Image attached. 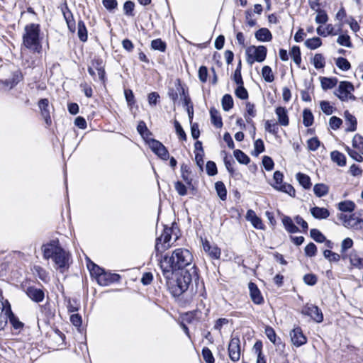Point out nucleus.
<instances>
[{
	"mask_svg": "<svg viewBox=\"0 0 363 363\" xmlns=\"http://www.w3.org/2000/svg\"><path fill=\"white\" fill-rule=\"evenodd\" d=\"M162 275L166 281V285L174 297H178L184 293L192 281L194 276L196 275V267L192 265L189 270L174 271L161 269Z\"/></svg>",
	"mask_w": 363,
	"mask_h": 363,
	"instance_id": "nucleus-1",
	"label": "nucleus"
},
{
	"mask_svg": "<svg viewBox=\"0 0 363 363\" xmlns=\"http://www.w3.org/2000/svg\"><path fill=\"white\" fill-rule=\"evenodd\" d=\"M159 261L160 269L181 272L188 270V267H192L193 255L187 249L177 248L171 255L166 254Z\"/></svg>",
	"mask_w": 363,
	"mask_h": 363,
	"instance_id": "nucleus-2",
	"label": "nucleus"
},
{
	"mask_svg": "<svg viewBox=\"0 0 363 363\" xmlns=\"http://www.w3.org/2000/svg\"><path fill=\"white\" fill-rule=\"evenodd\" d=\"M41 249L44 259H52L62 272L68 268L69 254L62 247L58 239H53L43 244Z\"/></svg>",
	"mask_w": 363,
	"mask_h": 363,
	"instance_id": "nucleus-3",
	"label": "nucleus"
},
{
	"mask_svg": "<svg viewBox=\"0 0 363 363\" xmlns=\"http://www.w3.org/2000/svg\"><path fill=\"white\" fill-rule=\"evenodd\" d=\"M40 25L30 23L25 26L23 35V45L33 52L40 53L42 45L40 40Z\"/></svg>",
	"mask_w": 363,
	"mask_h": 363,
	"instance_id": "nucleus-4",
	"label": "nucleus"
},
{
	"mask_svg": "<svg viewBox=\"0 0 363 363\" xmlns=\"http://www.w3.org/2000/svg\"><path fill=\"white\" fill-rule=\"evenodd\" d=\"M175 230H178L177 225L175 223H172L171 228L164 226L162 233L160 237L156 239L155 250L157 254L158 252H162L170 247L169 241L172 238V235H175V240L178 239V235L174 233Z\"/></svg>",
	"mask_w": 363,
	"mask_h": 363,
	"instance_id": "nucleus-5",
	"label": "nucleus"
},
{
	"mask_svg": "<svg viewBox=\"0 0 363 363\" xmlns=\"http://www.w3.org/2000/svg\"><path fill=\"white\" fill-rule=\"evenodd\" d=\"M267 49L264 45H250L245 50L246 61L248 65H252L255 62H262L265 60Z\"/></svg>",
	"mask_w": 363,
	"mask_h": 363,
	"instance_id": "nucleus-6",
	"label": "nucleus"
},
{
	"mask_svg": "<svg viewBox=\"0 0 363 363\" xmlns=\"http://www.w3.org/2000/svg\"><path fill=\"white\" fill-rule=\"evenodd\" d=\"M354 90V85L351 82L342 81L340 82L337 89L334 91V94L342 101H355L356 97L352 93Z\"/></svg>",
	"mask_w": 363,
	"mask_h": 363,
	"instance_id": "nucleus-7",
	"label": "nucleus"
},
{
	"mask_svg": "<svg viewBox=\"0 0 363 363\" xmlns=\"http://www.w3.org/2000/svg\"><path fill=\"white\" fill-rule=\"evenodd\" d=\"M274 183L272 184V186L276 190L286 193L291 197H295L296 191L292 185L286 183H283L284 175L280 171H276L274 173Z\"/></svg>",
	"mask_w": 363,
	"mask_h": 363,
	"instance_id": "nucleus-8",
	"label": "nucleus"
},
{
	"mask_svg": "<svg viewBox=\"0 0 363 363\" xmlns=\"http://www.w3.org/2000/svg\"><path fill=\"white\" fill-rule=\"evenodd\" d=\"M301 313L304 315L311 317L316 323H321L323 320V314L322 311L313 304L307 303L302 308Z\"/></svg>",
	"mask_w": 363,
	"mask_h": 363,
	"instance_id": "nucleus-9",
	"label": "nucleus"
},
{
	"mask_svg": "<svg viewBox=\"0 0 363 363\" xmlns=\"http://www.w3.org/2000/svg\"><path fill=\"white\" fill-rule=\"evenodd\" d=\"M8 308L5 309V318L4 321L0 322V330L3 329L7 323V318H9L10 323L12 325L13 328L18 330L23 328V323L21 322L18 318L13 313L11 306L6 301Z\"/></svg>",
	"mask_w": 363,
	"mask_h": 363,
	"instance_id": "nucleus-10",
	"label": "nucleus"
},
{
	"mask_svg": "<svg viewBox=\"0 0 363 363\" xmlns=\"http://www.w3.org/2000/svg\"><path fill=\"white\" fill-rule=\"evenodd\" d=\"M148 144L152 151L162 160H167L169 157L167 149L161 142L155 139H150Z\"/></svg>",
	"mask_w": 363,
	"mask_h": 363,
	"instance_id": "nucleus-11",
	"label": "nucleus"
},
{
	"mask_svg": "<svg viewBox=\"0 0 363 363\" xmlns=\"http://www.w3.org/2000/svg\"><path fill=\"white\" fill-rule=\"evenodd\" d=\"M228 355L233 362H237L240 358V340L238 337L232 336L228 345Z\"/></svg>",
	"mask_w": 363,
	"mask_h": 363,
	"instance_id": "nucleus-12",
	"label": "nucleus"
},
{
	"mask_svg": "<svg viewBox=\"0 0 363 363\" xmlns=\"http://www.w3.org/2000/svg\"><path fill=\"white\" fill-rule=\"evenodd\" d=\"M339 218L342 221L344 226L347 228H358L359 224L363 222V220L357 217L355 214L347 216L340 213Z\"/></svg>",
	"mask_w": 363,
	"mask_h": 363,
	"instance_id": "nucleus-13",
	"label": "nucleus"
},
{
	"mask_svg": "<svg viewBox=\"0 0 363 363\" xmlns=\"http://www.w3.org/2000/svg\"><path fill=\"white\" fill-rule=\"evenodd\" d=\"M121 277L118 274L107 272L105 270L99 276L98 284L101 286H108L113 283L119 281Z\"/></svg>",
	"mask_w": 363,
	"mask_h": 363,
	"instance_id": "nucleus-14",
	"label": "nucleus"
},
{
	"mask_svg": "<svg viewBox=\"0 0 363 363\" xmlns=\"http://www.w3.org/2000/svg\"><path fill=\"white\" fill-rule=\"evenodd\" d=\"M38 106L40 110L42 117L44 118L47 127L52 124V119L49 110V101L48 99H42L38 101Z\"/></svg>",
	"mask_w": 363,
	"mask_h": 363,
	"instance_id": "nucleus-15",
	"label": "nucleus"
},
{
	"mask_svg": "<svg viewBox=\"0 0 363 363\" xmlns=\"http://www.w3.org/2000/svg\"><path fill=\"white\" fill-rule=\"evenodd\" d=\"M89 67L97 71L99 80L104 84L106 82V72L102 59L99 57L92 59Z\"/></svg>",
	"mask_w": 363,
	"mask_h": 363,
	"instance_id": "nucleus-16",
	"label": "nucleus"
},
{
	"mask_svg": "<svg viewBox=\"0 0 363 363\" xmlns=\"http://www.w3.org/2000/svg\"><path fill=\"white\" fill-rule=\"evenodd\" d=\"M25 292L26 295L33 301L36 303L42 302L45 298V292L41 289L35 286H28Z\"/></svg>",
	"mask_w": 363,
	"mask_h": 363,
	"instance_id": "nucleus-17",
	"label": "nucleus"
},
{
	"mask_svg": "<svg viewBox=\"0 0 363 363\" xmlns=\"http://www.w3.org/2000/svg\"><path fill=\"white\" fill-rule=\"evenodd\" d=\"M290 336L293 345L296 347H300L306 342V337L299 327L295 328L290 333Z\"/></svg>",
	"mask_w": 363,
	"mask_h": 363,
	"instance_id": "nucleus-18",
	"label": "nucleus"
},
{
	"mask_svg": "<svg viewBox=\"0 0 363 363\" xmlns=\"http://www.w3.org/2000/svg\"><path fill=\"white\" fill-rule=\"evenodd\" d=\"M248 288L250 290V295L253 303L258 305L262 304L264 302V299L257 286L253 282H250Z\"/></svg>",
	"mask_w": 363,
	"mask_h": 363,
	"instance_id": "nucleus-19",
	"label": "nucleus"
},
{
	"mask_svg": "<svg viewBox=\"0 0 363 363\" xmlns=\"http://www.w3.org/2000/svg\"><path fill=\"white\" fill-rule=\"evenodd\" d=\"M22 78L23 76L21 72L17 70L12 73L10 78L5 80H0V82L4 86L9 89H12L22 79Z\"/></svg>",
	"mask_w": 363,
	"mask_h": 363,
	"instance_id": "nucleus-20",
	"label": "nucleus"
},
{
	"mask_svg": "<svg viewBox=\"0 0 363 363\" xmlns=\"http://www.w3.org/2000/svg\"><path fill=\"white\" fill-rule=\"evenodd\" d=\"M277 116L278 123L282 126H287L289 123V119L287 113V110L284 107H277L275 110Z\"/></svg>",
	"mask_w": 363,
	"mask_h": 363,
	"instance_id": "nucleus-21",
	"label": "nucleus"
},
{
	"mask_svg": "<svg viewBox=\"0 0 363 363\" xmlns=\"http://www.w3.org/2000/svg\"><path fill=\"white\" fill-rule=\"evenodd\" d=\"M203 247L206 252L213 259H218L220 256V250L216 245H211L207 240L203 242Z\"/></svg>",
	"mask_w": 363,
	"mask_h": 363,
	"instance_id": "nucleus-22",
	"label": "nucleus"
},
{
	"mask_svg": "<svg viewBox=\"0 0 363 363\" xmlns=\"http://www.w3.org/2000/svg\"><path fill=\"white\" fill-rule=\"evenodd\" d=\"M255 36L256 39L260 42H269L272 39L271 32L266 28H262L257 30L255 33Z\"/></svg>",
	"mask_w": 363,
	"mask_h": 363,
	"instance_id": "nucleus-23",
	"label": "nucleus"
},
{
	"mask_svg": "<svg viewBox=\"0 0 363 363\" xmlns=\"http://www.w3.org/2000/svg\"><path fill=\"white\" fill-rule=\"evenodd\" d=\"M311 215L316 219H325L330 216L327 208L320 207H313L310 209Z\"/></svg>",
	"mask_w": 363,
	"mask_h": 363,
	"instance_id": "nucleus-24",
	"label": "nucleus"
},
{
	"mask_svg": "<svg viewBox=\"0 0 363 363\" xmlns=\"http://www.w3.org/2000/svg\"><path fill=\"white\" fill-rule=\"evenodd\" d=\"M320 81L323 90L334 88L338 82V79L336 77H320Z\"/></svg>",
	"mask_w": 363,
	"mask_h": 363,
	"instance_id": "nucleus-25",
	"label": "nucleus"
},
{
	"mask_svg": "<svg viewBox=\"0 0 363 363\" xmlns=\"http://www.w3.org/2000/svg\"><path fill=\"white\" fill-rule=\"evenodd\" d=\"M191 173V168L189 165L186 164L181 165V177L189 186H192L193 179L190 177Z\"/></svg>",
	"mask_w": 363,
	"mask_h": 363,
	"instance_id": "nucleus-26",
	"label": "nucleus"
},
{
	"mask_svg": "<svg viewBox=\"0 0 363 363\" xmlns=\"http://www.w3.org/2000/svg\"><path fill=\"white\" fill-rule=\"evenodd\" d=\"M282 223L288 233H295L299 231L298 228L294 223L289 216H284L282 218Z\"/></svg>",
	"mask_w": 363,
	"mask_h": 363,
	"instance_id": "nucleus-27",
	"label": "nucleus"
},
{
	"mask_svg": "<svg viewBox=\"0 0 363 363\" xmlns=\"http://www.w3.org/2000/svg\"><path fill=\"white\" fill-rule=\"evenodd\" d=\"M345 118L346 123L349 124V126L347 128V131L353 132L357 130V119L356 118L351 114L348 111H345Z\"/></svg>",
	"mask_w": 363,
	"mask_h": 363,
	"instance_id": "nucleus-28",
	"label": "nucleus"
},
{
	"mask_svg": "<svg viewBox=\"0 0 363 363\" xmlns=\"http://www.w3.org/2000/svg\"><path fill=\"white\" fill-rule=\"evenodd\" d=\"M349 260L352 266L359 269L363 268V259L359 257L356 251L350 252Z\"/></svg>",
	"mask_w": 363,
	"mask_h": 363,
	"instance_id": "nucleus-29",
	"label": "nucleus"
},
{
	"mask_svg": "<svg viewBox=\"0 0 363 363\" xmlns=\"http://www.w3.org/2000/svg\"><path fill=\"white\" fill-rule=\"evenodd\" d=\"M211 123L216 128H220L223 126V121L220 113L214 108L210 109Z\"/></svg>",
	"mask_w": 363,
	"mask_h": 363,
	"instance_id": "nucleus-30",
	"label": "nucleus"
},
{
	"mask_svg": "<svg viewBox=\"0 0 363 363\" xmlns=\"http://www.w3.org/2000/svg\"><path fill=\"white\" fill-rule=\"evenodd\" d=\"M250 215H252V217L250 218L252 225L257 229H263L264 225L261 218L257 216L252 210H248L247 212V218H250Z\"/></svg>",
	"mask_w": 363,
	"mask_h": 363,
	"instance_id": "nucleus-31",
	"label": "nucleus"
},
{
	"mask_svg": "<svg viewBox=\"0 0 363 363\" xmlns=\"http://www.w3.org/2000/svg\"><path fill=\"white\" fill-rule=\"evenodd\" d=\"M296 179L304 189H309L312 185L311 178L306 174L298 172L296 174Z\"/></svg>",
	"mask_w": 363,
	"mask_h": 363,
	"instance_id": "nucleus-32",
	"label": "nucleus"
},
{
	"mask_svg": "<svg viewBox=\"0 0 363 363\" xmlns=\"http://www.w3.org/2000/svg\"><path fill=\"white\" fill-rule=\"evenodd\" d=\"M77 34L79 40L82 42H86L88 38L87 30L84 22L82 20H79L77 23Z\"/></svg>",
	"mask_w": 363,
	"mask_h": 363,
	"instance_id": "nucleus-33",
	"label": "nucleus"
},
{
	"mask_svg": "<svg viewBox=\"0 0 363 363\" xmlns=\"http://www.w3.org/2000/svg\"><path fill=\"white\" fill-rule=\"evenodd\" d=\"M246 111L247 113L245 115V120L247 123L253 125L252 118L256 116V111L255 109V105L250 102L246 104Z\"/></svg>",
	"mask_w": 363,
	"mask_h": 363,
	"instance_id": "nucleus-34",
	"label": "nucleus"
},
{
	"mask_svg": "<svg viewBox=\"0 0 363 363\" xmlns=\"http://www.w3.org/2000/svg\"><path fill=\"white\" fill-rule=\"evenodd\" d=\"M331 159L332 160L337 163V165L340 167H343L346 164V157L345 155L341 153L339 151L335 150L331 152Z\"/></svg>",
	"mask_w": 363,
	"mask_h": 363,
	"instance_id": "nucleus-35",
	"label": "nucleus"
},
{
	"mask_svg": "<svg viewBox=\"0 0 363 363\" xmlns=\"http://www.w3.org/2000/svg\"><path fill=\"white\" fill-rule=\"evenodd\" d=\"M264 333L267 335V337H268V339L273 344L279 345L280 343L281 339L279 337L277 338L276 333H275L274 330L272 327L267 326L265 328Z\"/></svg>",
	"mask_w": 363,
	"mask_h": 363,
	"instance_id": "nucleus-36",
	"label": "nucleus"
},
{
	"mask_svg": "<svg viewBox=\"0 0 363 363\" xmlns=\"http://www.w3.org/2000/svg\"><path fill=\"white\" fill-rule=\"evenodd\" d=\"M215 188L219 198L222 201H225L227 198V190L223 182H217L215 184Z\"/></svg>",
	"mask_w": 363,
	"mask_h": 363,
	"instance_id": "nucleus-37",
	"label": "nucleus"
},
{
	"mask_svg": "<svg viewBox=\"0 0 363 363\" xmlns=\"http://www.w3.org/2000/svg\"><path fill=\"white\" fill-rule=\"evenodd\" d=\"M233 155L240 164H247L250 161V157L240 150H235Z\"/></svg>",
	"mask_w": 363,
	"mask_h": 363,
	"instance_id": "nucleus-38",
	"label": "nucleus"
},
{
	"mask_svg": "<svg viewBox=\"0 0 363 363\" xmlns=\"http://www.w3.org/2000/svg\"><path fill=\"white\" fill-rule=\"evenodd\" d=\"M221 104L223 109L225 111H228L229 110H230L233 107L234 104L233 99L231 95L228 94H225L222 98Z\"/></svg>",
	"mask_w": 363,
	"mask_h": 363,
	"instance_id": "nucleus-39",
	"label": "nucleus"
},
{
	"mask_svg": "<svg viewBox=\"0 0 363 363\" xmlns=\"http://www.w3.org/2000/svg\"><path fill=\"white\" fill-rule=\"evenodd\" d=\"M313 115L311 110L304 109L303 111V123L306 127H310L313 123Z\"/></svg>",
	"mask_w": 363,
	"mask_h": 363,
	"instance_id": "nucleus-40",
	"label": "nucleus"
},
{
	"mask_svg": "<svg viewBox=\"0 0 363 363\" xmlns=\"http://www.w3.org/2000/svg\"><path fill=\"white\" fill-rule=\"evenodd\" d=\"M87 267L90 271L91 274L95 277L96 281H98L99 276L102 274L104 269L91 262H90V264H87Z\"/></svg>",
	"mask_w": 363,
	"mask_h": 363,
	"instance_id": "nucleus-41",
	"label": "nucleus"
},
{
	"mask_svg": "<svg viewBox=\"0 0 363 363\" xmlns=\"http://www.w3.org/2000/svg\"><path fill=\"white\" fill-rule=\"evenodd\" d=\"M305 45L308 48L315 50L322 45V41L320 38L314 37L306 40L305 41Z\"/></svg>",
	"mask_w": 363,
	"mask_h": 363,
	"instance_id": "nucleus-42",
	"label": "nucleus"
},
{
	"mask_svg": "<svg viewBox=\"0 0 363 363\" xmlns=\"http://www.w3.org/2000/svg\"><path fill=\"white\" fill-rule=\"evenodd\" d=\"M313 191L318 197H321L328 193V187L324 184H316L313 187Z\"/></svg>",
	"mask_w": 363,
	"mask_h": 363,
	"instance_id": "nucleus-43",
	"label": "nucleus"
},
{
	"mask_svg": "<svg viewBox=\"0 0 363 363\" xmlns=\"http://www.w3.org/2000/svg\"><path fill=\"white\" fill-rule=\"evenodd\" d=\"M355 204L351 201H344L338 204V208L342 212H352L354 211Z\"/></svg>",
	"mask_w": 363,
	"mask_h": 363,
	"instance_id": "nucleus-44",
	"label": "nucleus"
},
{
	"mask_svg": "<svg viewBox=\"0 0 363 363\" xmlns=\"http://www.w3.org/2000/svg\"><path fill=\"white\" fill-rule=\"evenodd\" d=\"M323 256L330 262H338L340 260V254L334 252L330 250L323 251Z\"/></svg>",
	"mask_w": 363,
	"mask_h": 363,
	"instance_id": "nucleus-45",
	"label": "nucleus"
},
{
	"mask_svg": "<svg viewBox=\"0 0 363 363\" xmlns=\"http://www.w3.org/2000/svg\"><path fill=\"white\" fill-rule=\"evenodd\" d=\"M289 54L294 62L298 66H299L301 62V51L299 47L296 45L293 46Z\"/></svg>",
	"mask_w": 363,
	"mask_h": 363,
	"instance_id": "nucleus-46",
	"label": "nucleus"
},
{
	"mask_svg": "<svg viewBox=\"0 0 363 363\" xmlns=\"http://www.w3.org/2000/svg\"><path fill=\"white\" fill-rule=\"evenodd\" d=\"M262 74L267 82H272L274 80L272 68L269 66L265 65L262 67Z\"/></svg>",
	"mask_w": 363,
	"mask_h": 363,
	"instance_id": "nucleus-47",
	"label": "nucleus"
},
{
	"mask_svg": "<svg viewBox=\"0 0 363 363\" xmlns=\"http://www.w3.org/2000/svg\"><path fill=\"white\" fill-rule=\"evenodd\" d=\"M65 301H67V308L69 312L72 313L79 310V303L77 299L66 298Z\"/></svg>",
	"mask_w": 363,
	"mask_h": 363,
	"instance_id": "nucleus-48",
	"label": "nucleus"
},
{
	"mask_svg": "<svg viewBox=\"0 0 363 363\" xmlns=\"http://www.w3.org/2000/svg\"><path fill=\"white\" fill-rule=\"evenodd\" d=\"M352 146L363 155V137L359 134H356L352 139Z\"/></svg>",
	"mask_w": 363,
	"mask_h": 363,
	"instance_id": "nucleus-49",
	"label": "nucleus"
},
{
	"mask_svg": "<svg viewBox=\"0 0 363 363\" xmlns=\"http://www.w3.org/2000/svg\"><path fill=\"white\" fill-rule=\"evenodd\" d=\"M310 235L317 242L322 243L325 241V236L318 229H311Z\"/></svg>",
	"mask_w": 363,
	"mask_h": 363,
	"instance_id": "nucleus-50",
	"label": "nucleus"
},
{
	"mask_svg": "<svg viewBox=\"0 0 363 363\" xmlns=\"http://www.w3.org/2000/svg\"><path fill=\"white\" fill-rule=\"evenodd\" d=\"M151 48L155 50L164 52L166 50L167 45L165 42L162 41L160 38H158L152 40Z\"/></svg>",
	"mask_w": 363,
	"mask_h": 363,
	"instance_id": "nucleus-51",
	"label": "nucleus"
},
{
	"mask_svg": "<svg viewBox=\"0 0 363 363\" xmlns=\"http://www.w3.org/2000/svg\"><path fill=\"white\" fill-rule=\"evenodd\" d=\"M265 130L277 135L279 133V125L277 123H274L272 121H267L265 122Z\"/></svg>",
	"mask_w": 363,
	"mask_h": 363,
	"instance_id": "nucleus-52",
	"label": "nucleus"
},
{
	"mask_svg": "<svg viewBox=\"0 0 363 363\" xmlns=\"http://www.w3.org/2000/svg\"><path fill=\"white\" fill-rule=\"evenodd\" d=\"M337 43L339 45L347 48L352 47V43L351 42L350 37L347 34L340 35L337 39Z\"/></svg>",
	"mask_w": 363,
	"mask_h": 363,
	"instance_id": "nucleus-53",
	"label": "nucleus"
},
{
	"mask_svg": "<svg viewBox=\"0 0 363 363\" xmlns=\"http://www.w3.org/2000/svg\"><path fill=\"white\" fill-rule=\"evenodd\" d=\"M335 64L339 69L343 71H347L351 67L349 61L346 58L342 57H340L336 60Z\"/></svg>",
	"mask_w": 363,
	"mask_h": 363,
	"instance_id": "nucleus-54",
	"label": "nucleus"
},
{
	"mask_svg": "<svg viewBox=\"0 0 363 363\" xmlns=\"http://www.w3.org/2000/svg\"><path fill=\"white\" fill-rule=\"evenodd\" d=\"M314 67L316 69H321L325 67V58L322 54L317 53L315 55L313 60Z\"/></svg>",
	"mask_w": 363,
	"mask_h": 363,
	"instance_id": "nucleus-55",
	"label": "nucleus"
},
{
	"mask_svg": "<svg viewBox=\"0 0 363 363\" xmlns=\"http://www.w3.org/2000/svg\"><path fill=\"white\" fill-rule=\"evenodd\" d=\"M264 151V145L261 139H257L254 143V150L252 155L254 156H258L260 153Z\"/></svg>",
	"mask_w": 363,
	"mask_h": 363,
	"instance_id": "nucleus-56",
	"label": "nucleus"
},
{
	"mask_svg": "<svg viewBox=\"0 0 363 363\" xmlns=\"http://www.w3.org/2000/svg\"><path fill=\"white\" fill-rule=\"evenodd\" d=\"M235 94L238 98L242 100L248 99V92L244 87L243 84L238 85V87L235 91Z\"/></svg>",
	"mask_w": 363,
	"mask_h": 363,
	"instance_id": "nucleus-57",
	"label": "nucleus"
},
{
	"mask_svg": "<svg viewBox=\"0 0 363 363\" xmlns=\"http://www.w3.org/2000/svg\"><path fill=\"white\" fill-rule=\"evenodd\" d=\"M320 106L322 111L326 115H331L335 109L328 101H321Z\"/></svg>",
	"mask_w": 363,
	"mask_h": 363,
	"instance_id": "nucleus-58",
	"label": "nucleus"
},
{
	"mask_svg": "<svg viewBox=\"0 0 363 363\" xmlns=\"http://www.w3.org/2000/svg\"><path fill=\"white\" fill-rule=\"evenodd\" d=\"M202 356L206 363H214L215 359L209 348L206 347L203 348Z\"/></svg>",
	"mask_w": 363,
	"mask_h": 363,
	"instance_id": "nucleus-59",
	"label": "nucleus"
},
{
	"mask_svg": "<svg viewBox=\"0 0 363 363\" xmlns=\"http://www.w3.org/2000/svg\"><path fill=\"white\" fill-rule=\"evenodd\" d=\"M316 12L317 16L315 17V22L320 24L325 23L328 20V17L325 11L324 10L319 9L318 11H316Z\"/></svg>",
	"mask_w": 363,
	"mask_h": 363,
	"instance_id": "nucleus-60",
	"label": "nucleus"
},
{
	"mask_svg": "<svg viewBox=\"0 0 363 363\" xmlns=\"http://www.w3.org/2000/svg\"><path fill=\"white\" fill-rule=\"evenodd\" d=\"M135 8V4L131 1H127L123 4L124 13L128 16H133V10Z\"/></svg>",
	"mask_w": 363,
	"mask_h": 363,
	"instance_id": "nucleus-61",
	"label": "nucleus"
},
{
	"mask_svg": "<svg viewBox=\"0 0 363 363\" xmlns=\"http://www.w3.org/2000/svg\"><path fill=\"white\" fill-rule=\"evenodd\" d=\"M304 250L306 256L312 257L316 255L317 247L314 243L310 242L306 246Z\"/></svg>",
	"mask_w": 363,
	"mask_h": 363,
	"instance_id": "nucleus-62",
	"label": "nucleus"
},
{
	"mask_svg": "<svg viewBox=\"0 0 363 363\" xmlns=\"http://www.w3.org/2000/svg\"><path fill=\"white\" fill-rule=\"evenodd\" d=\"M174 188L179 196H185L187 194L186 186L180 181L174 183Z\"/></svg>",
	"mask_w": 363,
	"mask_h": 363,
	"instance_id": "nucleus-63",
	"label": "nucleus"
},
{
	"mask_svg": "<svg viewBox=\"0 0 363 363\" xmlns=\"http://www.w3.org/2000/svg\"><path fill=\"white\" fill-rule=\"evenodd\" d=\"M137 130L140 133V135H141L143 137H145V135L147 136V135L151 134V133L147 128L146 123L143 121H141L138 123V126H137Z\"/></svg>",
	"mask_w": 363,
	"mask_h": 363,
	"instance_id": "nucleus-64",
	"label": "nucleus"
}]
</instances>
